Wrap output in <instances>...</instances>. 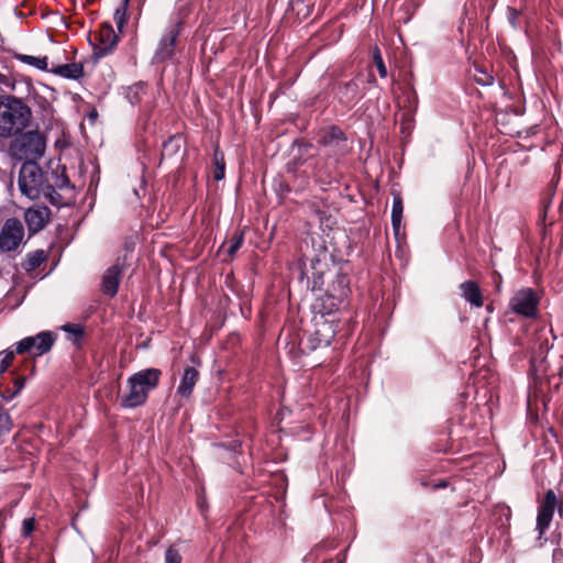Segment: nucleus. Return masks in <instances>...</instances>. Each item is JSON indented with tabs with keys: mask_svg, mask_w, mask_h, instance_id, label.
<instances>
[{
	"mask_svg": "<svg viewBox=\"0 0 563 563\" xmlns=\"http://www.w3.org/2000/svg\"><path fill=\"white\" fill-rule=\"evenodd\" d=\"M119 42V36L115 34L111 23L103 22L100 25L98 44L95 47L93 54L100 58L111 53Z\"/></svg>",
	"mask_w": 563,
	"mask_h": 563,
	"instance_id": "11",
	"label": "nucleus"
},
{
	"mask_svg": "<svg viewBox=\"0 0 563 563\" xmlns=\"http://www.w3.org/2000/svg\"><path fill=\"white\" fill-rule=\"evenodd\" d=\"M122 276V267L119 264L110 266L102 275L101 291L114 297L118 294L119 285Z\"/></svg>",
	"mask_w": 563,
	"mask_h": 563,
	"instance_id": "14",
	"label": "nucleus"
},
{
	"mask_svg": "<svg viewBox=\"0 0 563 563\" xmlns=\"http://www.w3.org/2000/svg\"><path fill=\"white\" fill-rule=\"evenodd\" d=\"M10 430V417L0 410V437Z\"/></svg>",
	"mask_w": 563,
	"mask_h": 563,
	"instance_id": "31",
	"label": "nucleus"
},
{
	"mask_svg": "<svg viewBox=\"0 0 563 563\" xmlns=\"http://www.w3.org/2000/svg\"><path fill=\"white\" fill-rule=\"evenodd\" d=\"M35 529V520L33 518H26L22 525V536L29 537Z\"/></svg>",
	"mask_w": 563,
	"mask_h": 563,
	"instance_id": "30",
	"label": "nucleus"
},
{
	"mask_svg": "<svg viewBox=\"0 0 563 563\" xmlns=\"http://www.w3.org/2000/svg\"><path fill=\"white\" fill-rule=\"evenodd\" d=\"M161 376L158 368L142 369L130 376L126 380L129 390L121 397V406L133 409L144 405L150 391L158 386Z\"/></svg>",
	"mask_w": 563,
	"mask_h": 563,
	"instance_id": "4",
	"label": "nucleus"
},
{
	"mask_svg": "<svg viewBox=\"0 0 563 563\" xmlns=\"http://www.w3.org/2000/svg\"><path fill=\"white\" fill-rule=\"evenodd\" d=\"M559 508V500L553 490H548L544 500L538 508L536 529L540 538L548 530L555 510Z\"/></svg>",
	"mask_w": 563,
	"mask_h": 563,
	"instance_id": "10",
	"label": "nucleus"
},
{
	"mask_svg": "<svg viewBox=\"0 0 563 563\" xmlns=\"http://www.w3.org/2000/svg\"><path fill=\"white\" fill-rule=\"evenodd\" d=\"M24 236V228L22 222L16 218L8 219L0 233V249L4 252L16 250L22 243Z\"/></svg>",
	"mask_w": 563,
	"mask_h": 563,
	"instance_id": "9",
	"label": "nucleus"
},
{
	"mask_svg": "<svg viewBox=\"0 0 563 563\" xmlns=\"http://www.w3.org/2000/svg\"><path fill=\"white\" fill-rule=\"evenodd\" d=\"M347 268L346 263L334 262L331 255L323 252L303 272L316 296L312 305L314 331L310 334L311 350L328 347L335 335L334 320L325 317L346 306L351 291Z\"/></svg>",
	"mask_w": 563,
	"mask_h": 563,
	"instance_id": "1",
	"label": "nucleus"
},
{
	"mask_svg": "<svg viewBox=\"0 0 563 563\" xmlns=\"http://www.w3.org/2000/svg\"><path fill=\"white\" fill-rule=\"evenodd\" d=\"M402 199L399 194H393L391 224L396 236L400 235L402 220Z\"/></svg>",
	"mask_w": 563,
	"mask_h": 563,
	"instance_id": "18",
	"label": "nucleus"
},
{
	"mask_svg": "<svg viewBox=\"0 0 563 563\" xmlns=\"http://www.w3.org/2000/svg\"><path fill=\"white\" fill-rule=\"evenodd\" d=\"M56 336L51 331H42L33 336H26L15 344L18 354L29 353L33 357L41 356L51 351Z\"/></svg>",
	"mask_w": 563,
	"mask_h": 563,
	"instance_id": "6",
	"label": "nucleus"
},
{
	"mask_svg": "<svg viewBox=\"0 0 563 563\" xmlns=\"http://www.w3.org/2000/svg\"><path fill=\"white\" fill-rule=\"evenodd\" d=\"M213 165L214 173L213 178L216 180H222L224 178L225 173V162L223 153L217 147L213 152Z\"/></svg>",
	"mask_w": 563,
	"mask_h": 563,
	"instance_id": "22",
	"label": "nucleus"
},
{
	"mask_svg": "<svg viewBox=\"0 0 563 563\" xmlns=\"http://www.w3.org/2000/svg\"><path fill=\"white\" fill-rule=\"evenodd\" d=\"M330 137L331 140H336V141H345L344 136H343V133L341 132V130L336 129V128H332L330 130Z\"/></svg>",
	"mask_w": 563,
	"mask_h": 563,
	"instance_id": "32",
	"label": "nucleus"
},
{
	"mask_svg": "<svg viewBox=\"0 0 563 563\" xmlns=\"http://www.w3.org/2000/svg\"><path fill=\"white\" fill-rule=\"evenodd\" d=\"M180 22L174 23L165 30L155 49L153 56L154 63H163L173 57L176 47V42L180 34Z\"/></svg>",
	"mask_w": 563,
	"mask_h": 563,
	"instance_id": "8",
	"label": "nucleus"
},
{
	"mask_svg": "<svg viewBox=\"0 0 563 563\" xmlns=\"http://www.w3.org/2000/svg\"><path fill=\"white\" fill-rule=\"evenodd\" d=\"M15 353V350H4L0 352V375L11 365Z\"/></svg>",
	"mask_w": 563,
	"mask_h": 563,
	"instance_id": "27",
	"label": "nucleus"
},
{
	"mask_svg": "<svg viewBox=\"0 0 563 563\" xmlns=\"http://www.w3.org/2000/svg\"><path fill=\"white\" fill-rule=\"evenodd\" d=\"M289 10L292 11L298 18H307L310 14L308 5L303 4L301 0H290Z\"/></svg>",
	"mask_w": 563,
	"mask_h": 563,
	"instance_id": "25",
	"label": "nucleus"
},
{
	"mask_svg": "<svg viewBox=\"0 0 563 563\" xmlns=\"http://www.w3.org/2000/svg\"><path fill=\"white\" fill-rule=\"evenodd\" d=\"M18 184L22 195L29 199L34 200L43 195L52 205L66 202L62 196L54 197L56 190L52 185H46L44 174L36 162H24L22 164Z\"/></svg>",
	"mask_w": 563,
	"mask_h": 563,
	"instance_id": "3",
	"label": "nucleus"
},
{
	"mask_svg": "<svg viewBox=\"0 0 563 563\" xmlns=\"http://www.w3.org/2000/svg\"><path fill=\"white\" fill-rule=\"evenodd\" d=\"M18 59L22 63L33 66L40 70H49L48 69V58L46 56L38 57L32 55H19Z\"/></svg>",
	"mask_w": 563,
	"mask_h": 563,
	"instance_id": "21",
	"label": "nucleus"
},
{
	"mask_svg": "<svg viewBox=\"0 0 563 563\" xmlns=\"http://www.w3.org/2000/svg\"><path fill=\"white\" fill-rule=\"evenodd\" d=\"M181 555L177 549L169 547L165 552V563H181Z\"/></svg>",
	"mask_w": 563,
	"mask_h": 563,
	"instance_id": "29",
	"label": "nucleus"
},
{
	"mask_svg": "<svg viewBox=\"0 0 563 563\" xmlns=\"http://www.w3.org/2000/svg\"><path fill=\"white\" fill-rule=\"evenodd\" d=\"M63 331L70 334V339L76 345H80L84 338V328L80 324L68 323L63 325Z\"/></svg>",
	"mask_w": 563,
	"mask_h": 563,
	"instance_id": "24",
	"label": "nucleus"
},
{
	"mask_svg": "<svg viewBox=\"0 0 563 563\" xmlns=\"http://www.w3.org/2000/svg\"><path fill=\"white\" fill-rule=\"evenodd\" d=\"M509 22L516 26V12L514 10L510 11V14H509Z\"/></svg>",
	"mask_w": 563,
	"mask_h": 563,
	"instance_id": "34",
	"label": "nucleus"
},
{
	"mask_svg": "<svg viewBox=\"0 0 563 563\" xmlns=\"http://www.w3.org/2000/svg\"><path fill=\"white\" fill-rule=\"evenodd\" d=\"M51 71L68 79H79L84 76V67L79 63L59 65L52 68Z\"/></svg>",
	"mask_w": 563,
	"mask_h": 563,
	"instance_id": "17",
	"label": "nucleus"
},
{
	"mask_svg": "<svg viewBox=\"0 0 563 563\" xmlns=\"http://www.w3.org/2000/svg\"><path fill=\"white\" fill-rule=\"evenodd\" d=\"M179 139L175 137V136H172L169 137L163 145V152H162V155L163 156H173L175 155L179 148H180V144H179Z\"/></svg>",
	"mask_w": 563,
	"mask_h": 563,
	"instance_id": "26",
	"label": "nucleus"
},
{
	"mask_svg": "<svg viewBox=\"0 0 563 563\" xmlns=\"http://www.w3.org/2000/svg\"><path fill=\"white\" fill-rule=\"evenodd\" d=\"M45 152V140L36 131L20 133L9 146L10 155L19 161L35 162Z\"/></svg>",
	"mask_w": 563,
	"mask_h": 563,
	"instance_id": "5",
	"label": "nucleus"
},
{
	"mask_svg": "<svg viewBox=\"0 0 563 563\" xmlns=\"http://www.w3.org/2000/svg\"><path fill=\"white\" fill-rule=\"evenodd\" d=\"M130 0H121V4L115 9L113 13V20L118 27V31L122 33L123 27L128 20V7H129Z\"/></svg>",
	"mask_w": 563,
	"mask_h": 563,
	"instance_id": "19",
	"label": "nucleus"
},
{
	"mask_svg": "<svg viewBox=\"0 0 563 563\" xmlns=\"http://www.w3.org/2000/svg\"><path fill=\"white\" fill-rule=\"evenodd\" d=\"M373 58H374V63L377 67L380 78H386L387 77V68L384 64L380 51L377 47L374 51Z\"/></svg>",
	"mask_w": 563,
	"mask_h": 563,
	"instance_id": "28",
	"label": "nucleus"
},
{
	"mask_svg": "<svg viewBox=\"0 0 563 563\" xmlns=\"http://www.w3.org/2000/svg\"><path fill=\"white\" fill-rule=\"evenodd\" d=\"M461 296L471 306L481 308L484 303L479 286L474 280H466L460 285Z\"/></svg>",
	"mask_w": 563,
	"mask_h": 563,
	"instance_id": "15",
	"label": "nucleus"
},
{
	"mask_svg": "<svg viewBox=\"0 0 563 563\" xmlns=\"http://www.w3.org/2000/svg\"><path fill=\"white\" fill-rule=\"evenodd\" d=\"M199 379V372L195 367H186L177 388V394L184 398H188L195 385Z\"/></svg>",
	"mask_w": 563,
	"mask_h": 563,
	"instance_id": "16",
	"label": "nucleus"
},
{
	"mask_svg": "<svg viewBox=\"0 0 563 563\" xmlns=\"http://www.w3.org/2000/svg\"><path fill=\"white\" fill-rule=\"evenodd\" d=\"M45 258H46V255H45L44 251L38 250L35 252H32L26 257L25 268L27 271H33V269L37 268L45 261Z\"/></svg>",
	"mask_w": 563,
	"mask_h": 563,
	"instance_id": "23",
	"label": "nucleus"
},
{
	"mask_svg": "<svg viewBox=\"0 0 563 563\" xmlns=\"http://www.w3.org/2000/svg\"><path fill=\"white\" fill-rule=\"evenodd\" d=\"M51 211L47 207L29 208L24 213V219L31 233H37L47 223Z\"/></svg>",
	"mask_w": 563,
	"mask_h": 563,
	"instance_id": "13",
	"label": "nucleus"
},
{
	"mask_svg": "<svg viewBox=\"0 0 563 563\" xmlns=\"http://www.w3.org/2000/svg\"><path fill=\"white\" fill-rule=\"evenodd\" d=\"M243 241H244L243 232L236 231L231 236V239L222 245V247L227 246L225 252H227L228 256L233 257L235 255V253L238 252V250L242 246Z\"/></svg>",
	"mask_w": 563,
	"mask_h": 563,
	"instance_id": "20",
	"label": "nucleus"
},
{
	"mask_svg": "<svg viewBox=\"0 0 563 563\" xmlns=\"http://www.w3.org/2000/svg\"><path fill=\"white\" fill-rule=\"evenodd\" d=\"M65 170V167H63L60 174L56 173L54 175V181L51 184L56 190L54 197L62 196V198L66 200V202L56 205L57 207L68 206L73 203L75 199V187L70 184V180Z\"/></svg>",
	"mask_w": 563,
	"mask_h": 563,
	"instance_id": "12",
	"label": "nucleus"
},
{
	"mask_svg": "<svg viewBox=\"0 0 563 563\" xmlns=\"http://www.w3.org/2000/svg\"><path fill=\"white\" fill-rule=\"evenodd\" d=\"M539 297L532 288L517 290L509 300L512 312L525 318H534L538 313Z\"/></svg>",
	"mask_w": 563,
	"mask_h": 563,
	"instance_id": "7",
	"label": "nucleus"
},
{
	"mask_svg": "<svg viewBox=\"0 0 563 563\" xmlns=\"http://www.w3.org/2000/svg\"><path fill=\"white\" fill-rule=\"evenodd\" d=\"M23 386H24V378H18L15 380V388L16 389H15L14 394L19 393L23 388Z\"/></svg>",
	"mask_w": 563,
	"mask_h": 563,
	"instance_id": "33",
	"label": "nucleus"
},
{
	"mask_svg": "<svg viewBox=\"0 0 563 563\" xmlns=\"http://www.w3.org/2000/svg\"><path fill=\"white\" fill-rule=\"evenodd\" d=\"M31 108L14 96H0V139H10L29 126Z\"/></svg>",
	"mask_w": 563,
	"mask_h": 563,
	"instance_id": "2",
	"label": "nucleus"
}]
</instances>
